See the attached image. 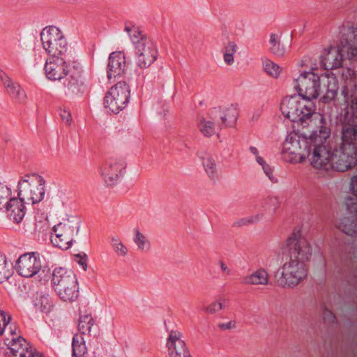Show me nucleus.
Returning <instances> with one entry per match:
<instances>
[{"label": "nucleus", "mask_w": 357, "mask_h": 357, "mask_svg": "<svg viewBox=\"0 0 357 357\" xmlns=\"http://www.w3.org/2000/svg\"><path fill=\"white\" fill-rule=\"evenodd\" d=\"M24 200L20 197L9 199L6 204L7 215L15 223H20L24 218L26 208L24 204Z\"/></svg>", "instance_id": "nucleus-21"}, {"label": "nucleus", "mask_w": 357, "mask_h": 357, "mask_svg": "<svg viewBox=\"0 0 357 357\" xmlns=\"http://www.w3.org/2000/svg\"><path fill=\"white\" fill-rule=\"evenodd\" d=\"M250 149L254 154H257V150L256 148L252 147Z\"/></svg>", "instance_id": "nucleus-53"}, {"label": "nucleus", "mask_w": 357, "mask_h": 357, "mask_svg": "<svg viewBox=\"0 0 357 357\" xmlns=\"http://www.w3.org/2000/svg\"><path fill=\"white\" fill-rule=\"evenodd\" d=\"M126 68V57L121 52H112L109 57L107 65L108 79H114L122 75Z\"/></svg>", "instance_id": "nucleus-17"}, {"label": "nucleus", "mask_w": 357, "mask_h": 357, "mask_svg": "<svg viewBox=\"0 0 357 357\" xmlns=\"http://www.w3.org/2000/svg\"><path fill=\"white\" fill-rule=\"evenodd\" d=\"M263 68L268 75L275 78L278 77L282 71V68L278 64L270 60H265L263 62Z\"/></svg>", "instance_id": "nucleus-36"}, {"label": "nucleus", "mask_w": 357, "mask_h": 357, "mask_svg": "<svg viewBox=\"0 0 357 357\" xmlns=\"http://www.w3.org/2000/svg\"><path fill=\"white\" fill-rule=\"evenodd\" d=\"M199 160L208 178L213 182L217 181L218 167L215 157L210 153H203L199 155Z\"/></svg>", "instance_id": "nucleus-22"}, {"label": "nucleus", "mask_w": 357, "mask_h": 357, "mask_svg": "<svg viewBox=\"0 0 357 357\" xmlns=\"http://www.w3.org/2000/svg\"><path fill=\"white\" fill-rule=\"evenodd\" d=\"M331 135L330 129L321 127L312 144L309 160L310 165L315 169L328 171L333 167V150L326 144Z\"/></svg>", "instance_id": "nucleus-5"}, {"label": "nucleus", "mask_w": 357, "mask_h": 357, "mask_svg": "<svg viewBox=\"0 0 357 357\" xmlns=\"http://www.w3.org/2000/svg\"><path fill=\"white\" fill-rule=\"evenodd\" d=\"M40 40L49 56L67 55L69 52L66 36L57 26L45 27L40 32Z\"/></svg>", "instance_id": "nucleus-8"}, {"label": "nucleus", "mask_w": 357, "mask_h": 357, "mask_svg": "<svg viewBox=\"0 0 357 357\" xmlns=\"http://www.w3.org/2000/svg\"><path fill=\"white\" fill-rule=\"evenodd\" d=\"M73 84H71L70 82L67 86H66L68 89H70L72 87Z\"/></svg>", "instance_id": "nucleus-54"}, {"label": "nucleus", "mask_w": 357, "mask_h": 357, "mask_svg": "<svg viewBox=\"0 0 357 357\" xmlns=\"http://www.w3.org/2000/svg\"><path fill=\"white\" fill-rule=\"evenodd\" d=\"M0 79L6 89L8 94L20 103H24L28 96L25 90L17 82H15L6 73L0 70Z\"/></svg>", "instance_id": "nucleus-18"}, {"label": "nucleus", "mask_w": 357, "mask_h": 357, "mask_svg": "<svg viewBox=\"0 0 357 357\" xmlns=\"http://www.w3.org/2000/svg\"><path fill=\"white\" fill-rule=\"evenodd\" d=\"M129 84L121 81L113 85L106 92L102 105L107 113L119 114L128 105L130 98Z\"/></svg>", "instance_id": "nucleus-9"}, {"label": "nucleus", "mask_w": 357, "mask_h": 357, "mask_svg": "<svg viewBox=\"0 0 357 357\" xmlns=\"http://www.w3.org/2000/svg\"><path fill=\"white\" fill-rule=\"evenodd\" d=\"M280 109L298 128L307 131L326 126L324 118L316 112L315 105L310 100L298 96H288L282 100Z\"/></svg>", "instance_id": "nucleus-2"}, {"label": "nucleus", "mask_w": 357, "mask_h": 357, "mask_svg": "<svg viewBox=\"0 0 357 357\" xmlns=\"http://www.w3.org/2000/svg\"><path fill=\"white\" fill-rule=\"evenodd\" d=\"M113 248L119 256L125 257L128 253L127 247L119 240H114Z\"/></svg>", "instance_id": "nucleus-40"}, {"label": "nucleus", "mask_w": 357, "mask_h": 357, "mask_svg": "<svg viewBox=\"0 0 357 357\" xmlns=\"http://www.w3.org/2000/svg\"><path fill=\"white\" fill-rule=\"evenodd\" d=\"M199 130L205 136H211L215 133V126L213 121L202 118L199 123Z\"/></svg>", "instance_id": "nucleus-37"}, {"label": "nucleus", "mask_w": 357, "mask_h": 357, "mask_svg": "<svg viewBox=\"0 0 357 357\" xmlns=\"http://www.w3.org/2000/svg\"><path fill=\"white\" fill-rule=\"evenodd\" d=\"M94 324L93 319L91 314H84L80 316L78 321V331L81 335L89 333Z\"/></svg>", "instance_id": "nucleus-30"}, {"label": "nucleus", "mask_w": 357, "mask_h": 357, "mask_svg": "<svg viewBox=\"0 0 357 357\" xmlns=\"http://www.w3.org/2000/svg\"><path fill=\"white\" fill-rule=\"evenodd\" d=\"M261 219L260 215H252L248 217L242 218L236 220L234 222V226L236 227L246 226L257 222Z\"/></svg>", "instance_id": "nucleus-38"}, {"label": "nucleus", "mask_w": 357, "mask_h": 357, "mask_svg": "<svg viewBox=\"0 0 357 357\" xmlns=\"http://www.w3.org/2000/svg\"><path fill=\"white\" fill-rule=\"evenodd\" d=\"M351 185L353 194L347 198L346 205L351 212L355 213L357 216V178L352 179Z\"/></svg>", "instance_id": "nucleus-33"}, {"label": "nucleus", "mask_w": 357, "mask_h": 357, "mask_svg": "<svg viewBox=\"0 0 357 357\" xmlns=\"http://www.w3.org/2000/svg\"><path fill=\"white\" fill-rule=\"evenodd\" d=\"M13 274V268L5 257L0 253V283L8 280Z\"/></svg>", "instance_id": "nucleus-29"}, {"label": "nucleus", "mask_w": 357, "mask_h": 357, "mask_svg": "<svg viewBox=\"0 0 357 357\" xmlns=\"http://www.w3.org/2000/svg\"><path fill=\"white\" fill-rule=\"evenodd\" d=\"M41 268L40 257L36 253H26L22 255L17 260L18 273L24 277H32Z\"/></svg>", "instance_id": "nucleus-16"}, {"label": "nucleus", "mask_w": 357, "mask_h": 357, "mask_svg": "<svg viewBox=\"0 0 357 357\" xmlns=\"http://www.w3.org/2000/svg\"><path fill=\"white\" fill-rule=\"evenodd\" d=\"M289 257L309 265L315 248L314 245L299 232L294 233L287 241Z\"/></svg>", "instance_id": "nucleus-10"}, {"label": "nucleus", "mask_w": 357, "mask_h": 357, "mask_svg": "<svg viewBox=\"0 0 357 357\" xmlns=\"http://www.w3.org/2000/svg\"><path fill=\"white\" fill-rule=\"evenodd\" d=\"M333 169L344 172L351 168L357 162V149L340 146L333 150Z\"/></svg>", "instance_id": "nucleus-14"}, {"label": "nucleus", "mask_w": 357, "mask_h": 357, "mask_svg": "<svg viewBox=\"0 0 357 357\" xmlns=\"http://www.w3.org/2000/svg\"><path fill=\"white\" fill-rule=\"evenodd\" d=\"M343 49L333 47L326 50L321 57V63L326 70L338 68L343 61Z\"/></svg>", "instance_id": "nucleus-19"}, {"label": "nucleus", "mask_w": 357, "mask_h": 357, "mask_svg": "<svg viewBox=\"0 0 357 357\" xmlns=\"http://www.w3.org/2000/svg\"><path fill=\"white\" fill-rule=\"evenodd\" d=\"M36 306L41 312L45 314H49L54 308L51 299L45 296H41L37 299Z\"/></svg>", "instance_id": "nucleus-34"}, {"label": "nucleus", "mask_w": 357, "mask_h": 357, "mask_svg": "<svg viewBox=\"0 0 357 357\" xmlns=\"http://www.w3.org/2000/svg\"><path fill=\"white\" fill-rule=\"evenodd\" d=\"M136 28H135L132 26H126L125 31L130 36V33H132V31L135 30Z\"/></svg>", "instance_id": "nucleus-50"}, {"label": "nucleus", "mask_w": 357, "mask_h": 357, "mask_svg": "<svg viewBox=\"0 0 357 357\" xmlns=\"http://www.w3.org/2000/svg\"><path fill=\"white\" fill-rule=\"evenodd\" d=\"M238 116V109L233 104H227L220 107V118L222 124L232 128L236 123Z\"/></svg>", "instance_id": "nucleus-24"}, {"label": "nucleus", "mask_w": 357, "mask_h": 357, "mask_svg": "<svg viewBox=\"0 0 357 357\" xmlns=\"http://www.w3.org/2000/svg\"><path fill=\"white\" fill-rule=\"evenodd\" d=\"M165 345L169 357H192L183 334L178 330L169 331Z\"/></svg>", "instance_id": "nucleus-15"}, {"label": "nucleus", "mask_w": 357, "mask_h": 357, "mask_svg": "<svg viewBox=\"0 0 357 357\" xmlns=\"http://www.w3.org/2000/svg\"><path fill=\"white\" fill-rule=\"evenodd\" d=\"M31 357H43V355L38 351L31 352Z\"/></svg>", "instance_id": "nucleus-51"}, {"label": "nucleus", "mask_w": 357, "mask_h": 357, "mask_svg": "<svg viewBox=\"0 0 357 357\" xmlns=\"http://www.w3.org/2000/svg\"><path fill=\"white\" fill-rule=\"evenodd\" d=\"M245 284L253 286H266L269 284V274L266 269L260 268L246 275Z\"/></svg>", "instance_id": "nucleus-25"}, {"label": "nucleus", "mask_w": 357, "mask_h": 357, "mask_svg": "<svg viewBox=\"0 0 357 357\" xmlns=\"http://www.w3.org/2000/svg\"><path fill=\"white\" fill-rule=\"evenodd\" d=\"M123 166L119 162H112L102 166L100 176L107 185H114L122 176Z\"/></svg>", "instance_id": "nucleus-20"}, {"label": "nucleus", "mask_w": 357, "mask_h": 357, "mask_svg": "<svg viewBox=\"0 0 357 357\" xmlns=\"http://www.w3.org/2000/svg\"><path fill=\"white\" fill-rule=\"evenodd\" d=\"M44 72L47 79L51 82H61L66 78L70 73L67 55L48 56Z\"/></svg>", "instance_id": "nucleus-12"}, {"label": "nucleus", "mask_w": 357, "mask_h": 357, "mask_svg": "<svg viewBox=\"0 0 357 357\" xmlns=\"http://www.w3.org/2000/svg\"><path fill=\"white\" fill-rule=\"evenodd\" d=\"M257 161L262 166L266 174L269 177L271 180H273V174L271 167L266 165L264 160L259 156L257 157Z\"/></svg>", "instance_id": "nucleus-44"}, {"label": "nucleus", "mask_w": 357, "mask_h": 357, "mask_svg": "<svg viewBox=\"0 0 357 357\" xmlns=\"http://www.w3.org/2000/svg\"><path fill=\"white\" fill-rule=\"evenodd\" d=\"M10 195V190L8 188L0 185V206L9 198Z\"/></svg>", "instance_id": "nucleus-43"}, {"label": "nucleus", "mask_w": 357, "mask_h": 357, "mask_svg": "<svg viewBox=\"0 0 357 357\" xmlns=\"http://www.w3.org/2000/svg\"><path fill=\"white\" fill-rule=\"evenodd\" d=\"M11 338H6V344L15 356L25 357L29 352L28 344L24 338L16 334H11Z\"/></svg>", "instance_id": "nucleus-23"}, {"label": "nucleus", "mask_w": 357, "mask_h": 357, "mask_svg": "<svg viewBox=\"0 0 357 357\" xmlns=\"http://www.w3.org/2000/svg\"><path fill=\"white\" fill-rule=\"evenodd\" d=\"M237 51V45L234 42H229L225 47L224 61L226 64L231 66L234 62V55Z\"/></svg>", "instance_id": "nucleus-35"}, {"label": "nucleus", "mask_w": 357, "mask_h": 357, "mask_svg": "<svg viewBox=\"0 0 357 357\" xmlns=\"http://www.w3.org/2000/svg\"><path fill=\"white\" fill-rule=\"evenodd\" d=\"M353 115L357 117V98H355L351 104Z\"/></svg>", "instance_id": "nucleus-48"}, {"label": "nucleus", "mask_w": 357, "mask_h": 357, "mask_svg": "<svg viewBox=\"0 0 357 357\" xmlns=\"http://www.w3.org/2000/svg\"><path fill=\"white\" fill-rule=\"evenodd\" d=\"M158 59V50L149 38H142L135 48V64L142 70L149 68Z\"/></svg>", "instance_id": "nucleus-11"}, {"label": "nucleus", "mask_w": 357, "mask_h": 357, "mask_svg": "<svg viewBox=\"0 0 357 357\" xmlns=\"http://www.w3.org/2000/svg\"><path fill=\"white\" fill-rule=\"evenodd\" d=\"M341 146L357 149V128L354 126H344L342 132Z\"/></svg>", "instance_id": "nucleus-26"}, {"label": "nucleus", "mask_w": 357, "mask_h": 357, "mask_svg": "<svg viewBox=\"0 0 357 357\" xmlns=\"http://www.w3.org/2000/svg\"><path fill=\"white\" fill-rule=\"evenodd\" d=\"M11 320L10 315L5 311L0 310V335L4 332L6 327Z\"/></svg>", "instance_id": "nucleus-39"}, {"label": "nucleus", "mask_w": 357, "mask_h": 357, "mask_svg": "<svg viewBox=\"0 0 357 357\" xmlns=\"http://www.w3.org/2000/svg\"><path fill=\"white\" fill-rule=\"evenodd\" d=\"M130 38L134 44L135 47L137 46V44L142 40V38H149L145 34L139 31L137 29H135L132 31Z\"/></svg>", "instance_id": "nucleus-41"}, {"label": "nucleus", "mask_w": 357, "mask_h": 357, "mask_svg": "<svg viewBox=\"0 0 357 357\" xmlns=\"http://www.w3.org/2000/svg\"><path fill=\"white\" fill-rule=\"evenodd\" d=\"M52 283L57 295L63 301L73 303L78 298V280L71 270L61 267L55 268L52 275Z\"/></svg>", "instance_id": "nucleus-4"}, {"label": "nucleus", "mask_w": 357, "mask_h": 357, "mask_svg": "<svg viewBox=\"0 0 357 357\" xmlns=\"http://www.w3.org/2000/svg\"><path fill=\"white\" fill-rule=\"evenodd\" d=\"M226 301V299L225 298H220L219 300H217L214 301L215 307L218 310V312L222 310L225 308V302Z\"/></svg>", "instance_id": "nucleus-47"}, {"label": "nucleus", "mask_w": 357, "mask_h": 357, "mask_svg": "<svg viewBox=\"0 0 357 357\" xmlns=\"http://www.w3.org/2000/svg\"><path fill=\"white\" fill-rule=\"evenodd\" d=\"M77 232V227L73 222L64 220L53 227L51 241L54 246L67 250L71 246L73 236Z\"/></svg>", "instance_id": "nucleus-13"}, {"label": "nucleus", "mask_w": 357, "mask_h": 357, "mask_svg": "<svg viewBox=\"0 0 357 357\" xmlns=\"http://www.w3.org/2000/svg\"><path fill=\"white\" fill-rule=\"evenodd\" d=\"M87 347L84 337L81 334H75L73 338V356L85 357Z\"/></svg>", "instance_id": "nucleus-27"}, {"label": "nucleus", "mask_w": 357, "mask_h": 357, "mask_svg": "<svg viewBox=\"0 0 357 357\" xmlns=\"http://www.w3.org/2000/svg\"><path fill=\"white\" fill-rule=\"evenodd\" d=\"M319 129L305 130L296 128L289 132L283 143V153L292 164L305 162L310 157L312 146Z\"/></svg>", "instance_id": "nucleus-3"}, {"label": "nucleus", "mask_w": 357, "mask_h": 357, "mask_svg": "<svg viewBox=\"0 0 357 357\" xmlns=\"http://www.w3.org/2000/svg\"><path fill=\"white\" fill-rule=\"evenodd\" d=\"M46 180L36 173L27 174L18 181V196L26 204L40 202L45 195Z\"/></svg>", "instance_id": "nucleus-6"}, {"label": "nucleus", "mask_w": 357, "mask_h": 357, "mask_svg": "<svg viewBox=\"0 0 357 357\" xmlns=\"http://www.w3.org/2000/svg\"><path fill=\"white\" fill-rule=\"evenodd\" d=\"M236 321L234 319L218 324V328L222 331H229L236 328Z\"/></svg>", "instance_id": "nucleus-42"}, {"label": "nucleus", "mask_w": 357, "mask_h": 357, "mask_svg": "<svg viewBox=\"0 0 357 357\" xmlns=\"http://www.w3.org/2000/svg\"><path fill=\"white\" fill-rule=\"evenodd\" d=\"M337 226L342 231L349 235H353L356 231V224L349 218H340Z\"/></svg>", "instance_id": "nucleus-32"}, {"label": "nucleus", "mask_w": 357, "mask_h": 357, "mask_svg": "<svg viewBox=\"0 0 357 357\" xmlns=\"http://www.w3.org/2000/svg\"><path fill=\"white\" fill-rule=\"evenodd\" d=\"M221 268H222L223 271H227V273H229V271L228 270L227 267L226 266H225L224 264H221Z\"/></svg>", "instance_id": "nucleus-52"}, {"label": "nucleus", "mask_w": 357, "mask_h": 357, "mask_svg": "<svg viewBox=\"0 0 357 357\" xmlns=\"http://www.w3.org/2000/svg\"><path fill=\"white\" fill-rule=\"evenodd\" d=\"M78 264L82 267V268L86 271L87 268V263L86 259V256L83 258H80L78 261Z\"/></svg>", "instance_id": "nucleus-49"}, {"label": "nucleus", "mask_w": 357, "mask_h": 357, "mask_svg": "<svg viewBox=\"0 0 357 357\" xmlns=\"http://www.w3.org/2000/svg\"><path fill=\"white\" fill-rule=\"evenodd\" d=\"M204 311L208 314H215L218 312L214 302H212L208 306L205 307Z\"/></svg>", "instance_id": "nucleus-46"}, {"label": "nucleus", "mask_w": 357, "mask_h": 357, "mask_svg": "<svg viewBox=\"0 0 357 357\" xmlns=\"http://www.w3.org/2000/svg\"><path fill=\"white\" fill-rule=\"evenodd\" d=\"M133 241L139 250L144 251L150 248L149 238L139 229H135L134 231Z\"/></svg>", "instance_id": "nucleus-31"}, {"label": "nucleus", "mask_w": 357, "mask_h": 357, "mask_svg": "<svg viewBox=\"0 0 357 357\" xmlns=\"http://www.w3.org/2000/svg\"><path fill=\"white\" fill-rule=\"evenodd\" d=\"M269 50L273 54L278 56H282L285 54L286 47L281 43V34H271L269 39Z\"/></svg>", "instance_id": "nucleus-28"}, {"label": "nucleus", "mask_w": 357, "mask_h": 357, "mask_svg": "<svg viewBox=\"0 0 357 357\" xmlns=\"http://www.w3.org/2000/svg\"><path fill=\"white\" fill-rule=\"evenodd\" d=\"M60 115H61L63 122L65 124H66L68 126L71 124L72 116H71V114L70 113V112H68L66 109H63L61 112Z\"/></svg>", "instance_id": "nucleus-45"}, {"label": "nucleus", "mask_w": 357, "mask_h": 357, "mask_svg": "<svg viewBox=\"0 0 357 357\" xmlns=\"http://www.w3.org/2000/svg\"><path fill=\"white\" fill-rule=\"evenodd\" d=\"M294 89L298 96L310 100L317 99L323 93V100L326 102L336 97L338 82L333 73H326L320 77L317 69L311 68L310 70L301 72L295 79Z\"/></svg>", "instance_id": "nucleus-1"}, {"label": "nucleus", "mask_w": 357, "mask_h": 357, "mask_svg": "<svg viewBox=\"0 0 357 357\" xmlns=\"http://www.w3.org/2000/svg\"><path fill=\"white\" fill-rule=\"evenodd\" d=\"M309 265L288 257L278 270V283L284 288H294L304 281Z\"/></svg>", "instance_id": "nucleus-7"}]
</instances>
